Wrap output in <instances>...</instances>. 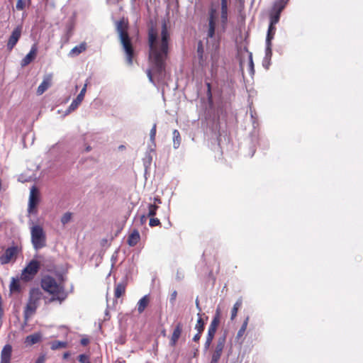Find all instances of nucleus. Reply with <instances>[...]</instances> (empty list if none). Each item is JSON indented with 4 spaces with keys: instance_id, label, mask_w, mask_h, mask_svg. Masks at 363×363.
<instances>
[{
    "instance_id": "7",
    "label": "nucleus",
    "mask_w": 363,
    "mask_h": 363,
    "mask_svg": "<svg viewBox=\"0 0 363 363\" xmlns=\"http://www.w3.org/2000/svg\"><path fill=\"white\" fill-rule=\"evenodd\" d=\"M87 85H88V79L86 80V82L84 84V85L83 88L82 89V90L80 91L79 94L72 101L71 104L69 105V106L68 107V108L67 110V113L74 111L80 105V104L82 103V101H83V99L84 98V96H85V94L86 91Z\"/></svg>"
},
{
    "instance_id": "16",
    "label": "nucleus",
    "mask_w": 363,
    "mask_h": 363,
    "mask_svg": "<svg viewBox=\"0 0 363 363\" xmlns=\"http://www.w3.org/2000/svg\"><path fill=\"white\" fill-rule=\"evenodd\" d=\"M182 331V325L181 323H179L175 326L173 333L172 335L171 340L169 342V344L171 346H174L177 344L179 338L180 337Z\"/></svg>"
},
{
    "instance_id": "6",
    "label": "nucleus",
    "mask_w": 363,
    "mask_h": 363,
    "mask_svg": "<svg viewBox=\"0 0 363 363\" xmlns=\"http://www.w3.org/2000/svg\"><path fill=\"white\" fill-rule=\"evenodd\" d=\"M40 263L37 260H31L23 269L21 274V279L28 281L32 280L40 269Z\"/></svg>"
},
{
    "instance_id": "1",
    "label": "nucleus",
    "mask_w": 363,
    "mask_h": 363,
    "mask_svg": "<svg viewBox=\"0 0 363 363\" xmlns=\"http://www.w3.org/2000/svg\"><path fill=\"white\" fill-rule=\"evenodd\" d=\"M169 33L165 21L162 23L160 38L153 28L148 30L149 62L150 67L146 74L150 82L156 85L153 74L158 82L164 79L166 74V62L169 54Z\"/></svg>"
},
{
    "instance_id": "38",
    "label": "nucleus",
    "mask_w": 363,
    "mask_h": 363,
    "mask_svg": "<svg viewBox=\"0 0 363 363\" xmlns=\"http://www.w3.org/2000/svg\"><path fill=\"white\" fill-rule=\"evenodd\" d=\"M249 69H250V73L252 75L255 73V69H254V63L252 60V53L249 55Z\"/></svg>"
},
{
    "instance_id": "25",
    "label": "nucleus",
    "mask_w": 363,
    "mask_h": 363,
    "mask_svg": "<svg viewBox=\"0 0 363 363\" xmlns=\"http://www.w3.org/2000/svg\"><path fill=\"white\" fill-rule=\"evenodd\" d=\"M86 50V45L84 43H82L79 45L75 46L73 48L70 52L69 55V56H77L84 52Z\"/></svg>"
},
{
    "instance_id": "17",
    "label": "nucleus",
    "mask_w": 363,
    "mask_h": 363,
    "mask_svg": "<svg viewBox=\"0 0 363 363\" xmlns=\"http://www.w3.org/2000/svg\"><path fill=\"white\" fill-rule=\"evenodd\" d=\"M42 339V335L40 333H35L26 337L25 343L27 345H33L39 342Z\"/></svg>"
},
{
    "instance_id": "22",
    "label": "nucleus",
    "mask_w": 363,
    "mask_h": 363,
    "mask_svg": "<svg viewBox=\"0 0 363 363\" xmlns=\"http://www.w3.org/2000/svg\"><path fill=\"white\" fill-rule=\"evenodd\" d=\"M150 302L149 295H145L142 297L138 303V311L139 313H142L145 308L147 306Z\"/></svg>"
},
{
    "instance_id": "32",
    "label": "nucleus",
    "mask_w": 363,
    "mask_h": 363,
    "mask_svg": "<svg viewBox=\"0 0 363 363\" xmlns=\"http://www.w3.org/2000/svg\"><path fill=\"white\" fill-rule=\"evenodd\" d=\"M198 315L199 316V318L197 320V323H196V324L195 325V329L197 330V332H199V333H202L203 330H204L205 323L202 320V318H201L200 313H198Z\"/></svg>"
},
{
    "instance_id": "21",
    "label": "nucleus",
    "mask_w": 363,
    "mask_h": 363,
    "mask_svg": "<svg viewBox=\"0 0 363 363\" xmlns=\"http://www.w3.org/2000/svg\"><path fill=\"white\" fill-rule=\"evenodd\" d=\"M38 307V306L28 301L24 309L25 318L28 319L30 316L34 314Z\"/></svg>"
},
{
    "instance_id": "18",
    "label": "nucleus",
    "mask_w": 363,
    "mask_h": 363,
    "mask_svg": "<svg viewBox=\"0 0 363 363\" xmlns=\"http://www.w3.org/2000/svg\"><path fill=\"white\" fill-rule=\"evenodd\" d=\"M289 0H277L274 1L272 11L281 14L282 11L284 9L286 6Z\"/></svg>"
},
{
    "instance_id": "12",
    "label": "nucleus",
    "mask_w": 363,
    "mask_h": 363,
    "mask_svg": "<svg viewBox=\"0 0 363 363\" xmlns=\"http://www.w3.org/2000/svg\"><path fill=\"white\" fill-rule=\"evenodd\" d=\"M37 46L34 44L31 48L30 52L25 56V57L21 61V66L25 67L29 65L35 57L37 53Z\"/></svg>"
},
{
    "instance_id": "10",
    "label": "nucleus",
    "mask_w": 363,
    "mask_h": 363,
    "mask_svg": "<svg viewBox=\"0 0 363 363\" xmlns=\"http://www.w3.org/2000/svg\"><path fill=\"white\" fill-rule=\"evenodd\" d=\"M225 341H226V335L225 334H224L222 336L218 337L215 350L212 354L213 357L220 359V357L223 353V350L225 347Z\"/></svg>"
},
{
    "instance_id": "15",
    "label": "nucleus",
    "mask_w": 363,
    "mask_h": 363,
    "mask_svg": "<svg viewBox=\"0 0 363 363\" xmlns=\"http://www.w3.org/2000/svg\"><path fill=\"white\" fill-rule=\"evenodd\" d=\"M42 296L43 294L40 290L38 288H33L30 291L28 301L39 306Z\"/></svg>"
},
{
    "instance_id": "47",
    "label": "nucleus",
    "mask_w": 363,
    "mask_h": 363,
    "mask_svg": "<svg viewBox=\"0 0 363 363\" xmlns=\"http://www.w3.org/2000/svg\"><path fill=\"white\" fill-rule=\"evenodd\" d=\"M201 336V333L197 332V333L193 337V341L198 342Z\"/></svg>"
},
{
    "instance_id": "39",
    "label": "nucleus",
    "mask_w": 363,
    "mask_h": 363,
    "mask_svg": "<svg viewBox=\"0 0 363 363\" xmlns=\"http://www.w3.org/2000/svg\"><path fill=\"white\" fill-rule=\"evenodd\" d=\"M149 225L151 227L158 226L160 225V221L158 218H150Z\"/></svg>"
},
{
    "instance_id": "29",
    "label": "nucleus",
    "mask_w": 363,
    "mask_h": 363,
    "mask_svg": "<svg viewBox=\"0 0 363 363\" xmlns=\"http://www.w3.org/2000/svg\"><path fill=\"white\" fill-rule=\"evenodd\" d=\"M281 14L270 11L269 13V25L275 26L279 21Z\"/></svg>"
},
{
    "instance_id": "59",
    "label": "nucleus",
    "mask_w": 363,
    "mask_h": 363,
    "mask_svg": "<svg viewBox=\"0 0 363 363\" xmlns=\"http://www.w3.org/2000/svg\"><path fill=\"white\" fill-rule=\"evenodd\" d=\"M150 152H153V151H154V148H153V147H150Z\"/></svg>"
},
{
    "instance_id": "30",
    "label": "nucleus",
    "mask_w": 363,
    "mask_h": 363,
    "mask_svg": "<svg viewBox=\"0 0 363 363\" xmlns=\"http://www.w3.org/2000/svg\"><path fill=\"white\" fill-rule=\"evenodd\" d=\"M241 306H242V299L239 298L235 302V303L234 304V306H233V307L232 308L231 317H230L231 320H233L236 317L237 313H238V311L239 310V308H240Z\"/></svg>"
},
{
    "instance_id": "55",
    "label": "nucleus",
    "mask_w": 363,
    "mask_h": 363,
    "mask_svg": "<svg viewBox=\"0 0 363 363\" xmlns=\"http://www.w3.org/2000/svg\"><path fill=\"white\" fill-rule=\"evenodd\" d=\"M70 356L69 352H66L63 354V359H67Z\"/></svg>"
},
{
    "instance_id": "36",
    "label": "nucleus",
    "mask_w": 363,
    "mask_h": 363,
    "mask_svg": "<svg viewBox=\"0 0 363 363\" xmlns=\"http://www.w3.org/2000/svg\"><path fill=\"white\" fill-rule=\"evenodd\" d=\"M156 128H157V125H156V123H155L150 132V139L153 143H155V140Z\"/></svg>"
},
{
    "instance_id": "13",
    "label": "nucleus",
    "mask_w": 363,
    "mask_h": 363,
    "mask_svg": "<svg viewBox=\"0 0 363 363\" xmlns=\"http://www.w3.org/2000/svg\"><path fill=\"white\" fill-rule=\"evenodd\" d=\"M52 75L48 74L44 77L43 82L37 89V94L38 95L43 94L51 85Z\"/></svg>"
},
{
    "instance_id": "26",
    "label": "nucleus",
    "mask_w": 363,
    "mask_h": 363,
    "mask_svg": "<svg viewBox=\"0 0 363 363\" xmlns=\"http://www.w3.org/2000/svg\"><path fill=\"white\" fill-rule=\"evenodd\" d=\"M10 291L11 293L18 294L21 292V286L18 279L12 278V281L10 284Z\"/></svg>"
},
{
    "instance_id": "23",
    "label": "nucleus",
    "mask_w": 363,
    "mask_h": 363,
    "mask_svg": "<svg viewBox=\"0 0 363 363\" xmlns=\"http://www.w3.org/2000/svg\"><path fill=\"white\" fill-rule=\"evenodd\" d=\"M126 284L124 281L119 282L115 286L114 295L116 298H120L125 291Z\"/></svg>"
},
{
    "instance_id": "4",
    "label": "nucleus",
    "mask_w": 363,
    "mask_h": 363,
    "mask_svg": "<svg viewBox=\"0 0 363 363\" xmlns=\"http://www.w3.org/2000/svg\"><path fill=\"white\" fill-rule=\"evenodd\" d=\"M31 242L35 250L43 248L46 246V235L39 225H35L30 228Z\"/></svg>"
},
{
    "instance_id": "50",
    "label": "nucleus",
    "mask_w": 363,
    "mask_h": 363,
    "mask_svg": "<svg viewBox=\"0 0 363 363\" xmlns=\"http://www.w3.org/2000/svg\"><path fill=\"white\" fill-rule=\"evenodd\" d=\"M183 277H184V275L179 271H177V279L180 281L183 279Z\"/></svg>"
},
{
    "instance_id": "48",
    "label": "nucleus",
    "mask_w": 363,
    "mask_h": 363,
    "mask_svg": "<svg viewBox=\"0 0 363 363\" xmlns=\"http://www.w3.org/2000/svg\"><path fill=\"white\" fill-rule=\"evenodd\" d=\"M89 340L88 338H82L81 340H80V343L83 346H86L89 344Z\"/></svg>"
},
{
    "instance_id": "19",
    "label": "nucleus",
    "mask_w": 363,
    "mask_h": 363,
    "mask_svg": "<svg viewBox=\"0 0 363 363\" xmlns=\"http://www.w3.org/2000/svg\"><path fill=\"white\" fill-rule=\"evenodd\" d=\"M140 239V233L138 230L135 229L130 234L128 238V244L130 247L135 246Z\"/></svg>"
},
{
    "instance_id": "54",
    "label": "nucleus",
    "mask_w": 363,
    "mask_h": 363,
    "mask_svg": "<svg viewBox=\"0 0 363 363\" xmlns=\"http://www.w3.org/2000/svg\"><path fill=\"white\" fill-rule=\"evenodd\" d=\"M196 308L199 310V312L201 311V308L200 307L199 301L198 298L196 299Z\"/></svg>"
},
{
    "instance_id": "45",
    "label": "nucleus",
    "mask_w": 363,
    "mask_h": 363,
    "mask_svg": "<svg viewBox=\"0 0 363 363\" xmlns=\"http://www.w3.org/2000/svg\"><path fill=\"white\" fill-rule=\"evenodd\" d=\"M151 161H152V157H151L150 154V153H147L146 156H145V158L144 159L145 164L146 165L147 162L150 164Z\"/></svg>"
},
{
    "instance_id": "8",
    "label": "nucleus",
    "mask_w": 363,
    "mask_h": 363,
    "mask_svg": "<svg viewBox=\"0 0 363 363\" xmlns=\"http://www.w3.org/2000/svg\"><path fill=\"white\" fill-rule=\"evenodd\" d=\"M22 28L21 26H17L11 33L10 35L8 43H7V49L9 50H11L14 46L18 43V40L21 35Z\"/></svg>"
},
{
    "instance_id": "3",
    "label": "nucleus",
    "mask_w": 363,
    "mask_h": 363,
    "mask_svg": "<svg viewBox=\"0 0 363 363\" xmlns=\"http://www.w3.org/2000/svg\"><path fill=\"white\" fill-rule=\"evenodd\" d=\"M116 30L119 34V38L123 45V48L127 56V62L129 65L133 63V50L130 41V38L125 30L124 23L123 21L116 22Z\"/></svg>"
},
{
    "instance_id": "34",
    "label": "nucleus",
    "mask_w": 363,
    "mask_h": 363,
    "mask_svg": "<svg viewBox=\"0 0 363 363\" xmlns=\"http://www.w3.org/2000/svg\"><path fill=\"white\" fill-rule=\"evenodd\" d=\"M72 213L70 212L65 213L61 218V223L63 225H66L70 222L72 219Z\"/></svg>"
},
{
    "instance_id": "27",
    "label": "nucleus",
    "mask_w": 363,
    "mask_h": 363,
    "mask_svg": "<svg viewBox=\"0 0 363 363\" xmlns=\"http://www.w3.org/2000/svg\"><path fill=\"white\" fill-rule=\"evenodd\" d=\"M67 347V342L55 340L50 342V348L52 350H56L60 348H66Z\"/></svg>"
},
{
    "instance_id": "42",
    "label": "nucleus",
    "mask_w": 363,
    "mask_h": 363,
    "mask_svg": "<svg viewBox=\"0 0 363 363\" xmlns=\"http://www.w3.org/2000/svg\"><path fill=\"white\" fill-rule=\"evenodd\" d=\"M177 291H174L171 295H170V298H169V302L172 303V304H174V302H175V300H176V298H177Z\"/></svg>"
},
{
    "instance_id": "28",
    "label": "nucleus",
    "mask_w": 363,
    "mask_h": 363,
    "mask_svg": "<svg viewBox=\"0 0 363 363\" xmlns=\"http://www.w3.org/2000/svg\"><path fill=\"white\" fill-rule=\"evenodd\" d=\"M173 147L174 149L179 148L181 144V136L180 133L177 130H174L173 131Z\"/></svg>"
},
{
    "instance_id": "11",
    "label": "nucleus",
    "mask_w": 363,
    "mask_h": 363,
    "mask_svg": "<svg viewBox=\"0 0 363 363\" xmlns=\"http://www.w3.org/2000/svg\"><path fill=\"white\" fill-rule=\"evenodd\" d=\"M16 247H10L7 248L5 252L0 256V263L1 264H6L9 263L12 257L16 254Z\"/></svg>"
},
{
    "instance_id": "24",
    "label": "nucleus",
    "mask_w": 363,
    "mask_h": 363,
    "mask_svg": "<svg viewBox=\"0 0 363 363\" xmlns=\"http://www.w3.org/2000/svg\"><path fill=\"white\" fill-rule=\"evenodd\" d=\"M276 27L272 25H269L266 37V44L272 45V41L274 39Z\"/></svg>"
},
{
    "instance_id": "9",
    "label": "nucleus",
    "mask_w": 363,
    "mask_h": 363,
    "mask_svg": "<svg viewBox=\"0 0 363 363\" xmlns=\"http://www.w3.org/2000/svg\"><path fill=\"white\" fill-rule=\"evenodd\" d=\"M38 203V191L35 186H32L29 196L28 203V212L32 213L33 209L35 208Z\"/></svg>"
},
{
    "instance_id": "33",
    "label": "nucleus",
    "mask_w": 363,
    "mask_h": 363,
    "mask_svg": "<svg viewBox=\"0 0 363 363\" xmlns=\"http://www.w3.org/2000/svg\"><path fill=\"white\" fill-rule=\"evenodd\" d=\"M158 208H159V206H157L156 204H149L148 205V213L147 214V216L153 218L156 215Z\"/></svg>"
},
{
    "instance_id": "58",
    "label": "nucleus",
    "mask_w": 363,
    "mask_h": 363,
    "mask_svg": "<svg viewBox=\"0 0 363 363\" xmlns=\"http://www.w3.org/2000/svg\"><path fill=\"white\" fill-rule=\"evenodd\" d=\"M86 152H89L91 150V147L90 146H87L86 148Z\"/></svg>"
},
{
    "instance_id": "57",
    "label": "nucleus",
    "mask_w": 363,
    "mask_h": 363,
    "mask_svg": "<svg viewBox=\"0 0 363 363\" xmlns=\"http://www.w3.org/2000/svg\"><path fill=\"white\" fill-rule=\"evenodd\" d=\"M155 202H157V203H161V200H160V198H155Z\"/></svg>"
},
{
    "instance_id": "31",
    "label": "nucleus",
    "mask_w": 363,
    "mask_h": 363,
    "mask_svg": "<svg viewBox=\"0 0 363 363\" xmlns=\"http://www.w3.org/2000/svg\"><path fill=\"white\" fill-rule=\"evenodd\" d=\"M248 320H249V317H247L245 318V320L243 321L240 328L239 329V330L237 333V336H236L237 339L240 338L244 335V333L247 329V327Z\"/></svg>"
},
{
    "instance_id": "20",
    "label": "nucleus",
    "mask_w": 363,
    "mask_h": 363,
    "mask_svg": "<svg viewBox=\"0 0 363 363\" xmlns=\"http://www.w3.org/2000/svg\"><path fill=\"white\" fill-rule=\"evenodd\" d=\"M215 11L211 10L209 17V21H208V37L213 38L215 35V30H216V23L214 21V13Z\"/></svg>"
},
{
    "instance_id": "56",
    "label": "nucleus",
    "mask_w": 363,
    "mask_h": 363,
    "mask_svg": "<svg viewBox=\"0 0 363 363\" xmlns=\"http://www.w3.org/2000/svg\"><path fill=\"white\" fill-rule=\"evenodd\" d=\"M251 118H252V123H253V125L254 127H255V116H254V114H253V112L251 111Z\"/></svg>"
},
{
    "instance_id": "14",
    "label": "nucleus",
    "mask_w": 363,
    "mask_h": 363,
    "mask_svg": "<svg viewBox=\"0 0 363 363\" xmlns=\"http://www.w3.org/2000/svg\"><path fill=\"white\" fill-rule=\"evenodd\" d=\"M12 352V347L7 344L6 345L1 352V362L0 363H10Z\"/></svg>"
},
{
    "instance_id": "52",
    "label": "nucleus",
    "mask_w": 363,
    "mask_h": 363,
    "mask_svg": "<svg viewBox=\"0 0 363 363\" xmlns=\"http://www.w3.org/2000/svg\"><path fill=\"white\" fill-rule=\"evenodd\" d=\"M220 6H228V0H220Z\"/></svg>"
},
{
    "instance_id": "51",
    "label": "nucleus",
    "mask_w": 363,
    "mask_h": 363,
    "mask_svg": "<svg viewBox=\"0 0 363 363\" xmlns=\"http://www.w3.org/2000/svg\"><path fill=\"white\" fill-rule=\"evenodd\" d=\"M207 87H208V96L211 98L212 96L211 91V84L210 83H207Z\"/></svg>"
},
{
    "instance_id": "60",
    "label": "nucleus",
    "mask_w": 363,
    "mask_h": 363,
    "mask_svg": "<svg viewBox=\"0 0 363 363\" xmlns=\"http://www.w3.org/2000/svg\"><path fill=\"white\" fill-rule=\"evenodd\" d=\"M254 153H255V150H253V151L252 152V155H251V157L254 155Z\"/></svg>"
},
{
    "instance_id": "37",
    "label": "nucleus",
    "mask_w": 363,
    "mask_h": 363,
    "mask_svg": "<svg viewBox=\"0 0 363 363\" xmlns=\"http://www.w3.org/2000/svg\"><path fill=\"white\" fill-rule=\"evenodd\" d=\"M77 359L80 363H88L89 362V356L86 354H79Z\"/></svg>"
},
{
    "instance_id": "44",
    "label": "nucleus",
    "mask_w": 363,
    "mask_h": 363,
    "mask_svg": "<svg viewBox=\"0 0 363 363\" xmlns=\"http://www.w3.org/2000/svg\"><path fill=\"white\" fill-rule=\"evenodd\" d=\"M220 22L222 26L225 27L228 23V16H220Z\"/></svg>"
},
{
    "instance_id": "5",
    "label": "nucleus",
    "mask_w": 363,
    "mask_h": 363,
    "mask_svg": "<svg viewBox=\"0 0 363 363\" xmlns=\"http://www.w3.org/2000/svg\"><path fill=\"white\" fill-rule=\"evenodd\" d=\"M220 310L219 308H217L215 315L211 320V323L209 325L208 330V335L206 337V340L204 344V350L207 351L211 345V342L214 338L215 334L217 330V328L220 323Z\"/></svg>"
},
{
    "instance_id": "2",
    "label": "nucleus",
    "mask_w": 363,
    "mask_h": 363,
    "mask_svg": "<svg viewBox=\"0 0 363 363\" xmlns=\"http://www.w3.org/2000/svg\"><path fill=\"white\" fill-rule=\"evenodd\" d=\"M57 279L50 275H45L41 279V287L48 293L53 296L50 301H59L62 302L67 297V293L65 291L64 281L65 278L61 273L57 274Z\"/></svg>"
},
{
    "instance_id": "41",
    "label": "nucleus",
    "mask_w": 363,
    "mask_h": 363,
    "mask_svg": "<svg viewBox=\"0 0 363 363\" xmlns=\"http://www.w3.org/2000/svg\"><path fill=\"white\" fill-rule=\"evenodd\" d=\"M270 65H271V60H267V58L264 57V59L262 60V66L266 69H268L269 68Z\"/></svg>"
},
{
    "instance_id": "40",
    "label": "nucleus",
    "mask_w": 363,
    "mask_h": 363,
    "mask_svg": "<svg viewBox=\"0 0 363 363\" xmlns=\"http://www.w3.org/2000/svg\"><path fill=\"white\" fill-rule=\"evenodd\" d=\"M228 15V6H220V16Z\"/></svg>"
},
{
    "instance_id": "49",
    "label": "nucleus",
    "mask_w": 363,
    "mask_h": 363,
    "mask_svg": "<svg viewBox=\"0 0 363 363\" xmlns=\"http://www.w3.org/2000/svg\"><path fill=\"white\" fill-rule=\"evenodd\" d=\"M147 215L143 214L140 216V223L143 224L147 220Z\"/></svg>"
},
{
    "instance_id": "53",
    "label": "nucleus",
    "mask_w": 363,
    "mask_h": 363,
    "mask_svg": "<svg viewBox=\"0 0 363 363\" xmlns=\"http://www.w3.org/2000/svg\"><path fill=\"white\" fill-rule=\"evenodd\" d=\"M220 359L211 357L210 363H218Z\"/></svg>"
},
{
    "instance_id": "46",
    "label": "nucleus",
    "mask_w": 363,
    "mask_h": 363,
    "mask_svg": "<svg viewBox=\"0 0 363 363\" xmlns=\"http://www.w3.org/2000/svg\"><path fill=\"white\" fill-rule=\"evenodd\" d=\"M45 355H40L38 357L35 363H45Z\"/></svg>"
},
{
    "instance_id": "61",
    "label": "nucleus",
    "mask_w": 363,
    "mask_h": 363,
    "mask_svg": "<svg viewBox=\"0 0 363 363\" xmlns=\"http://www.w3.org/2000/svg\"><path fill=\"white\" fill-rule=\"evenodd\" d=\"M88 363H91L90 362H89Z\"/></svg>"
},
{
    "instance_id": "35",
    "label": "nucleus",
    "mask_w": 363,
    "mask_h": 363,
    "mask_svg": "<svg viewBox=\"0 0 363 363\" xmlns=\"http://www.w3.org/2000/svg\"><path fill=\"white\" fill-rule=\"evenodd\" d=\"M272 45L266 44L264 58H267V60L272 59Z\"/></svg>"
},
{
    "instance_id": "43",
    "label": "nucleus",
    "mask_w": 363,
    "mask_h": 363,
    "mask_svg": "<svg viewBox=\"0 0 363 363\" xmlns=\"http://www.w3.org/2000/svg\"><path fill=\"white\" fill-rule=\"evenodd\" d=\"M25 6V4L23 0H18L16 7L18 10H23Z\"/></svg>"
}]
</instances>
